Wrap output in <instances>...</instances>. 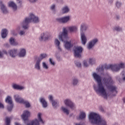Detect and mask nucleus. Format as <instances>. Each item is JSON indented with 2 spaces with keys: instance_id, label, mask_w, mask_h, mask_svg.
<instances>
[{
  "instance_id": "f257e3e1",
  "label": "nucleus",
  "mask_w": 125,
  "mask_h": 125,
  "mask_svg": "<svg viewBox=\"0 0 125 125\" xmlns=\"http://www.w3.org/2000/svg\"><path fill=\"white\" fill-rule=\"evenodd\" d=\"M92 76L95 81H96V82L97 83V85H95L93 86L94 90H95L96 93H97V94L100 96H102V97H104V99H107V98H108V95L106 92L105 86H104V85L102 83V79L101 78V76L95 72L93 73Z\"/></svg>"
},
{
  "instance_id": "f03ea898",
  "label": "nucleus",
  "mask_w": 125,
  "mask_h": 125,
  "mask_svg": "<svg viewBox=\"0 0 125 125\" xmlns=\"http://www.w3.org/2000/svg\"><path fill=\"white\" fill-rule=\"evenodd\" d=\"M125 68V63L120 62L119 63L110 64H104L100 65L99 67L96 69L98 73H101L102 74V72L104 70H108L110 69L112 72H119L121 69H124Z\"/></svg>"
},
{
  "instance_id": "7ed1b4c3",
  "label": "nucleus",
  "mask_w": 125,
  "mask_h": 125,
  "mask_svg": "<svg viewBox=\"0 0 125 125\" xmlns=\"http://www.w3.org/2000/svg\"><path fill=\"white\" fill-rule=\"evenodd\" d=\"M104 78L103 79V83L106 85L107 88L112 93L113 96H115L118 93L117 87L113 85L114 84V80L109 74H104Z\"/></svg>"
},
{
  "instance_id": "20e7f679",
  "label": "nucleus",
  "mask_w": 125,
  "mask_h": 125,
  "mask_svg": "<svg viewBox=\"0 0 125 125\" xmlns=\"http://www.w3.org/2000/svg\"><path fill=\"white\" fill-rule=\"evenodd\" d=\"M89 121L91 124L97 125H108L107 121L103 118L99 114L91 112L88 116Z\"/></svg>"
},
{
  "instance_id": "39448f33",
  "label": "nucleus",
  "mask_w": 125,
  "mask_h": 125,
  "mask_svg": "<svg viewBox=\"0 0 125 125\" xmlns=\"http://www.w3.org/2000/svg\"><path fill=\"white\" fill-rule=\"evenodd\" d=\"M59 39L64 42V47L67 50H70L71 47H72L73 44L71 43V41H68V31L65 28H63L62 32L60 33L59 35Z\"/></svg>"
},
{
  "instance_id": "423d86ee",
  "label": "nucleus",
  "mask_w": 125,
  "mask_h": 125,
  "mask_svg": "<svg viewBox=\"0 0 125 125\" xmlns=\"http://www.w3.org/2000/svg\"><path fill=\"white\" fill-rule=\"evenodd\" d=\"M31 22H33V23H39V22H40V19L33 14H30L29 18H26L25 20L22 22V28L24 29H28L29 27L28 24L29 23H31Z\"/></svg>"
},
{
  "instance_id": "0eeeda50",
  "label": "nucleus",
  "mask_w": 125,
  "mask_h": 125,
  "mask_svg": "<svg viewBox=\"0 0 125 125\" xmlns=\"http://www.w3.org/2000/svg\"><path fill=\"white\" fill-rule=\"evenodd\" d=\"M87 30V25L85 23H82L80 26V32H81V39L82 44L84 45L87 42V39H86V36L85 34L83 33V31H86Z\"/></svg>"
},
{
  "instance_id": "6e6552de",
  "label": "nucleus",
  "mask_w": 125,
  "mask_h": 125,
  "mask_svg": "<svg viewBox=\"0 0 125 125\" xmlns=\"http://www.w3.org/2000/svg\"><path fill=\"white\" fill-rule=\"evenodd\" d=\"M14 97L15 99V101L18 103H21L25 104V106L26 108H29L31 107V104H30V103L27 101L24 100V99L21 98L20 96H19V95L16 94L14 96Z\"/></svg>"
},
{
  "instance_id": "1a4fd4ad",
  "label": "nucleus",
  "mask_w": 125,
  "mask_h": 125,
  "mask_svg": "<svg viewBox=\"0 0 125 125\" xmlns=\"http://www.w3.org/2000/svg\"><path fill=\"white\" fill-rule=\"evenodd\" d=\"M63 103L66 107H69L71 110H75L76 109V105L70 99L64 100L63 101Z\"/></svg>"
},
{
  "instance_id": "9d476101",
  "label": "nucleus",
  "mask_w": 125,
  "mask_h": 125,
  "mask_svg": "<svg viewBox=\"0 0 125 125\" xmlns=\"http://www.w3.org/2000/svg\"><path fill=\"white\" fill-rule=\"evenodd\" d=\"M74 56L80 58L82 56V52H83V47L82 46H75L74 49Z\"/></svg>"
},
{
  "instance_id": "9b49d317",
  "label": "nucleus",
  "mask_w": 125,
  "mask_h": 125,
  "mask_svg": "<svg viewBox=\"0 0 125 125\" xmlns=\"http://www.w3.org/2000/svg\"><path fill=\"white\" fill-rule=\"evenodd\" d=\"M5 102L9 104L7 106L8 111H9V112H11V110L13 109V103H12L11 97L8 96L5 99Z\"/></svg>"
},
{
  "instance_id": "f8f14e48",
  "label": "nucleus",
  "mask_w": 125,
  "mask_h": 125,
  "mask_svg": "<svg viewBox=\"0 0 125 125\" xmlns=\"http://www.w3.org/2000/svg\"><path fill=\"white\" fill-rule=\"evenodd\" d=\"M57 21L59 23H62L65 24L70 21V16H65L62 18H59L56 19Z\"/></svg>"
},
{
  "instance_id": "ddd939ff",
  "label": "nucleus",
  "mask_w": 125,
  "mask_h": 125,
  "mask_svg": "<svg viewBox=\"0 0 125 125\" xmlns=\"http://www.w3.org/2000/svg\"><path fill=\"white\" fill-rule=\"evenodd\" d=\"M49 38H50V34H49V33L46 32L41 34L39 40L41 41H47V40H49Z\"/></svg>"
},
{
  "instance_id": "4468645a",
  "label": "nucleus",
  "mask_w": 125,
  "mask_h": 125,
  "mask_svg": "<svg viewBox=\"0 0 125 125\" xmlns=\"http://www.w3.org/2000/svg\"><path fill=\"white\" fill-rule=\"evenodd\" d=\"M98 39L97 38H94L93 40H92L91 41L89 42L88 45H87V48L88 49H91L95 44L98 42Z\"/></svg>"
},
{
  "instance_id": "2eb2a0df",
  "label": "nucleus",
  "mask_w": 125,
  "mask_h": 125,
  "mask_svg": "<svg viewBox=\"0 0 125 125\" xmlns=\"http://www.w3.org/2000/svg\"><path fill=\"white\" fill-rule=\"evenodd\" d=\"M30 115V112H29L28 110H25L23 112V114L21 115V118L25 122L24 123L25 124L27 123V122H28V118H29Z\"/></svg>"
},
{
  "instance_id": "dca6fc26",
  "label": "nucleus",
  "mask_w": 125,
  "mask_h": 125,
  "mask_svg": "<svg viewBox=\"0 0 125 125\" xmlns=\"http://www.w3.org/2000/svg\"><path fill=\"white\" fill-rule=\"evenodd\" d=\"M55 47L57 48L58 51H62V48L60 46V41L58 39H55L54 41Z\"/></svg>"
},
{
  "instance_id": "f3484780",
  "label": "nucleus",
  "mask_w": 125,
  "mask_h": 125,
  "mask_svg": "<svg viewBox=\"0 0 125 125\" xmlns=\"http://www.w3.org/2000/svg\"><path fill=\"white\" fill-rule=\"evenodd\" d=\"M17 49H14L12 50H10L8 51V53L11 56V57H12L13 58H14V57H16L17 56Z\"/></svg>"
},
{
  "instance_id": "a211bd4d",
  "label": "nucleus",
  "mask_w": 125,
  "mask_h": 125,
  "mask_svg": "<svg viewBox=\"0 0 125 125\" xmlns=\"http://www.w3.org/2000/svg\"><path fill=\"white\" fill-rule=\"evenodd\" d=\"M19 57H25L26 56V49L24 48H21L20 50V52L18 54Z\"/></svg>"
},
{
  "instance_id": "6ab92c4d",
  "label": "nucleus",
  "mask_w": 125,
  "mask_h": 125,
  "mask_svg": "<svg viewBox=\"0 0 125 125\" xmlns=\"http://www.w3.org/2000/svg\"><path fill=\"white\" fill-rule=\"evenodd\" d=\"M68 30L71 33H76L78 31V26L76 25L69 26Z\"/></svg>"
},
{
  "instance_id": "aec40b11",
  "label": "nucleus",
  "mask_w": 125,
  "mask_h": 125,
  "mask_svg": "<svg viewBox=\"0 0 125 125\" xmlns=\"http://www.w3.org/2000/svg\"><path fill=\"white\" fill-rule=\"evenodd\" d=\"M8 4L10 7H12L13 8V10L15 11L17 9V5H16V4H15L14 2L11 1L8 2Z\"/></svg>"
},
{
  "instance_id": "412c9836",
  "label": "nucleus",
  "mask_w": 125,
  "mask_h": 125,
  "mask_svg": "<svg viewBox=\"0 0 125 125\" xmlns=\"http://www.w3.org/2000/svg\"><path fill=\"white\" fill-rule=\"evenodd\" d=\"M0 6L1 7V10H2V11L3 13H4V14H6V13H7V12H8L7 11V9H6V7H5L4 5H3V4H2V1H0Z\"/></svg>"
},
{
  "instance_id": "4be33fe9",
  "label": "nucleus",
  "mask_w": 125,
  "mask_h": 125,
  "mask_svg": "<svg viewBox=\"0 0 125 125\" xmlns=\"http://www.w3.org/2000/svg\"><path fill=\"white\" fill-rule=\"evenodd\" d=\"M41 62H42L39 61V60H36L35 64V68L36 70H41Z\"/></svg>"
},
{
  "instance_id": "5701e85b",
  "label": "nucleus",
  "mask_w": 125,
  "mask_h": 125,
  "mask_svg": "<svg viewBox=\"0 0 125 125\" xmlns=\"http://www.w3.org/2000/svg\"><path fill=\"white\" fill-rule=\"evenodd\" d=\"M13 88L14 89H18L19 90H22V89H24L25 87L23 86L19 85L17 84H13Z\"/></svg>"
},
{
  "instance_id": "b1692460",
  "label": "nucleus",
  "mask_w": 125,
  "mask_h": 125,
  "mask_svg": "<svg viewBox=\"0 0 125 125\" xmlns=\"http://www.w3.org/2000/svg\"><path fill=\"white\" fill-rule=\"evenodd\" d=\"M85 117H86V114H85V112L83 111H82L80 113L78 119L79 120H83V119H85Z\"/></svg>"
},
{
  "instance_id": "393cba45",
  "label": "nucleus",
  "mask_w": 125,
  "mask_h": 125,
  "mask_svg": "<svg viewBox=\"0 0 125 125\" xmlns=\"http://www.w3.org/2000/svg\"><path fill=\"white\" fill-rule=\"evenodd\" d=\"M7 34H8L7 29H2L1 33V35L2 39H5V38H6L7 36Z\"/></svg>"
},
{
  "instance_id": "a878e982",
  "label": "nucleus",
  "mask_w": 125,
  "mask_h": 125,
  "mask_svg": "<svg viewBox=\"0 0 125 125\" xmlns=\"http://www.w3.org/2000/svg\"><path fill=\"white\" fill-rule=\"evenodd\" d=\"M9 42L12 45H18V42H16V40L12 37L10 39Z\"/></svg>"
},
{
  "instance_id": "bb28decb",
  "label": "nucleus",
  "mask_w": 125,
  "mask_h": 125,
  "mask_svg": "<svg viewBox=\"0 0 125 125\" xmlns=\"http://www.w3.org/2000/svg\"><path fill=\"white\" fill-rule=\"evenodd\" d=\"M40 102L42 103L43 108H46L47 107V103L43 98H40Z\"/></svg>"
},
{
  "instance_id": "cd10ccee",
  "label": "nucleus",
  "mask_w": 125,
  "mask_h": 125,
  "mask_svg": "<svg viewBox=\"0 0 125 125\" xmlns=\"http://www.w3.org/2000/svg\"><path fill=\"white\" fill-rule=\"evenodd\" d=\"M40 123L38 119H35L31 122H29L27 124V125H39Z\"/></svg>"
},
{
  "instance_id": "c85d7f7f",
  "label": "nucleus",
  "mask_w": 125,
  "mask_h": 125,
  "mask_svg": "<svg viewBox=\"0 0 125 125\" xmlns=\"http://www.w3.org/2000/svg\"><path fill=\"white\" fill-rule=\"evenodd\" d=\"M46 57H47V55L45 53H42L40 54L39 57L37 59L42 62V59H44V58H46Z\"/></svg>"
},
{
  "instance_id": "c756f323",
  "label": "nucleus",
  "mask_w": 125,
  "mask_h": 125,
  "mask_svg": "<svg viewBox=\"0 0 125 125\" xmlns=\"http://www.w3.org/2000/svg\"><path fill=\"white\" fill-rule=\"evenodd\" d=\"M69 11H70V8L68 6H65L62 9V13H68Z\"/></svg>"
},
{
  "instance_id": "7c9ffc66",
  "label": "nucleus",
  "mask_w": 125,
  "mask_h": 125,
  "mask_svg": "<svg viewBox=\"0 0 125 125\" xmlns=\"http://www.w3.org/2000/svg\"><path fill=\"white\" fill-rule=\"evenodd\" d=\"M42 114L41 113H38L37 115V117L39 120V122L41 123V124H44V122H43V121H42Z\"/></svg>"
},
{
  "instance_id": "2f4dec72",
  "label": "nucleus",
  "mask_w": 125,
  "mask_h": 125,
  "mask_svg": "<svg viewBox=\"0 0 125 125\" xmlns=\"http://www.w3.org/2000/svg\"><path fill=\"white\" fill-rule=\"evenodd\" d=\"M61 110L64 113V114H66V115H69V112L67 108H66L64 106H62Z\"/></svg>"
},
{
  "instance_id": "473e14b6",
  "label": "nucleus",
  "mask_w": 125,
  "mask_h": 125,
  "mask_svg": "<svg viewBox=\"0 0 125 125\" xmlns=\"http://www.w3.org/2000/svg\"><path fill=\"white\" fill-rule=\"evenodd\" d=\"M78 83H79V80L77 78H73L72 79V83L73 85H77L78 84Z\"/></svg>"
},
{
  "instance_id": "72a5a7b5",
  "label": "nucleus",
  "mask_w": 125,
  "mask_h": 125,
  "mask_svg": "<svg viewBox=\"0 0 125 125\" xmlns=\"http://www.w3.org/2000/svg\"><path fill=\"white\" fill-rule=\"evenodd\" d=\"M10 121H11V117H6L5 119V125H10Z\"/></svg>"
},
{
  "instance_id": "f704fd0d",
  "label": "nucleus",
  "mask_w": 125,
  "mask_h": 125,
  "mask_svg": "<svg viewBox=\"0 0 125 125\" xmlns=\"http://www.w3.org/2000/svg\"><path fill=\"white\" fill-rule=\"evenodd\" d=\"M52 105L53 108H56L58 106V102L56 101H53L52 102Z\"/></svg>"
},
{
  "instance_id": "c9c22d12",
  "label": "nucleus",
  "mask_w": 125,
  "mask_h": 125,
  "mask_svg": "<svg viewBox=\"0 0 125 125\" xmlns=\"http://www.w3.org/2000/svg\"><path fill=\"white\" fill-rule=\"evenodd\" d=\"M42 66L43 69H45V70H47L49 68L48 65L45 62H42Z\"/></svg>"
},
{
  "instance_id": "e433bc0d",
  "label": "nucleus",
  "mask_w": 125,
  "mask_h": 125,
  "mask_svg": "<svg viewBox=\"0 0 125 125\" xmlns=\"http://www.w3.org/2000/svg\"><path fill=\"white\" fill-rule=\"evenodd\" d=\"M113 30L117 31V32H121V31H122V29L120 26H115L113 28Z\"/></svg>"
},
{
  "instance_id": "4c0bfd02",
  "label": "nucleus",
  "mask_w": 125,
  "mask_h": 125,
  "mask_svg": "<svg viewBox=\"0 0 125 125\" xmlns=\"http://www.w3.org/2000/svg\"><path fill=\"white\" fill-rule=\"evenodd\" d=\"M4 54H6V55H7V52H6V51H5V50H4L2 52L0 51V58L3 57Z\"/></svg>"
},
{
  "instance_id": "58836bf2",
  "label": "nucleus",
  "mask_w": 125,
  "mask_h": 125,
  "mask_svg": "<svg viewBox=\"0 0 125 125\" xmlns=\"http://www.w3.org/2000/svg\"><path fill=\"white\" fill-rule=\"evenodd\" d=\"M89 63L91 65H93V64L95 63V59L94 58H90L89 61Z\"/></svg>"
},
{
  "instance_id": "ea45409f",
  "label": "nucleus",
  "mask_w": 125,
  "mask_h": 125,
  "mask_svg": "<svg viewBox=\"0 0 125 125\" xmlns=\"http://www.w3.org/2000/svg\"><path fill=\"white\" fill-rule=\"evenodd\" d=\"M121 5H122V3H121V2L117 1L116 2V6L117 8H120Z\"/></svg>"
},
{
  "instance_id": "a19ab883",
  "label": "nucleus",
  "mask_w": 125,
  "mask_h": 125,
  "mask_svg": "<svg viewBox=\"0 0 125 125\" xmlns=\"http://www.w3.org/2000/svg\"><path fill=\"white\" fill-rule=\"evenodd\" d=\"M121 75L122 76V81L125 82V71H123Z\"/></svg>"
},
{
  "instance_id": "79ce46f5",
  "label": "nucleus",
  "mask_w": 125,
  "mask_h": 125,
  "mask_svg": "<svg viewBox=\"0 0 125 125\" xmlns=\"http://www.w3.org/2000/svg\"><path fill=\"white\" fill-rule=\"evenodd\" d=\"M75 63L76 64V66L79 68L82 67V64L80 63V62H78V61H75Z\"/></svg>"
},
{
  "instance_id": "37998d69",
  "label": "nucleus",
  "mask_w": 125,
  "mask_h": 125,
  "mask_svg": "<svg viewBox=\"0 0 125 125\" xmlns=\"http://www.w3.org/2000/svg\"><path fill=\"white\" fill-rule=\"evenodd\" d=\"M48 99L50 102H52L53 101H54V100H53V96H52V95H50L48 96Z\"/></svg>"
},
{
  "instance_id": "c03bdc74",
  "label": "nucleus",
  "mask_w": 125,
  "mask_h": 125,
  "mask_svg": "<svg viewBox=\"0 0 125 125\" xmlns=\"http://www.w3.org/2000/svg\"><path fill=\"white\" fill-rule=\"evenodd\" d=\"M49 62L51 65H53V66L55 65V62L54 61H53V60H52V59H51V58L49 59Z\"/></svg>"
},
{
  "instance_id": "a18cd8bd",
  "label": "nucleus",
  "mask_w": 125,
  "mask_h": 125,
  "mask_svg": "<svg viewBox=\"0 0 125 125\" xmlns=\"http://www.w3.org/2000/svg\"><path fill=\"white\" fill-rule=\"evenodd\" d=\"M20 36H23V35H25V31H21L19 33Z\"/></svg>"
},
{
  "instance_id": "49530a36",
  "label": "nucleus",
  "mask_w": 125,
  "mask_h": 125,
  "mask_svg": "<svg viewBox=\"0 0 125 125\" xmlns=\"http://www.w3.org/2000/svg\"><path fill=\"white\" fill-rule=\"evenodd\" d=\"M83 64L85 67H88V64H87V62L86 61H84L83 62Z\"/></svg>"
},
{
  "instance_id": "de8ad7c7",
  "label": "nucleus",
  "mask_w": 125,
  "mask_h": 125,
  "mask_svg": "<svg viewBox=\"0 0 125 125\" xmlns=\"http://www.w3.org/2000/svg\"><path fill=\"white\" fill-rule=\"evenodd\" d=\"M51 10L54 11V9H55V5L53 4L51 6Z\"/></svg>"
},
{
  "instance_id": "09e8293b",
  "label": "nucleus",
  "mask_w": 125,
  "mask_h": 125,
  "mask_svg": "<svg viewBox=\"0 0 125 125\" xmlns=\"http://www.w3.org/2000/svg\"><path fill=\"white\" fill-rule=\"evenodd\" d=\"M3 108H4V105H3V104H1V103H0V109H3Z\"/></svg>"
},
{
  "instance_id": "8fccbe9b",
  "label": "nucleus",
  "mask_w": 125,
  "mask_h": 125,
  "mask_svg": "<svg viewBox=\"0 0 125 125\" xmlns=\"http://www.w3.org/2000/svg\"><path fill=\"white\" fill-rule=\"evenodd\" d=\"M100 111H101V112H102L103 113H104V109L103 108V107H100Z\"/></svg>"
},
{
  "instance_id": "3c124183",
  "label": "nucleus",
  "mask_w": 125,
  "mask_h": 125,
  "mask_svg": "<svg viewBox=\"0 0 125 125\" xmlns=\"http://www.w3.org/2000/svg\"><path fill=\"white\" fill-rule=\"evenodd\" d=\"M11 34H12V35H13L14 36L16 35V34H15V30H12Z\"/></svg>"
},
{
  "instance_id": "603ef678",
  "label": "nucleus",
  "mask_w": 125,
  "mask_h": 125,
  "mask_svg": "<svg viewBox=\"0 0 125 125\" xmlns=\"http://www.w3.org/2000/svg\"><path fill=\"white\" fill-rule=\"evenodd\" d=\"M38 0H29L30 2H36Z\"/></svg>"
},
{
  "instance_id": "864d4df0",
  "label": "nucleus",
  "mask_w": 125,
  "mask_h": 125,
  "mask_svg": "<svg viewBox=\"0 0 125 125\" xmlns=\"http://www.w3.org/2000/svg\"><path fill=\"white\" fill-rule=\"evenodd\" d=\"M108 0L109 3H110V4L113 3V1H114V0Z\"/></svg>"
},
{
  "instance_id": "5fc2aeb1",
  "label": "nucleus",
  "mask_w": 125,
  "mask_h": 125,
  "mask_svg": "<svg viewBox=\"0 0 125 125\" xmlns=\"http://www.w3.org/2000/svg\"><path fill=\"white\" fill-rule=\"evenodd\" d=\"M18 3H22V0H17Z\"/></svg>"
},
{
  "instance_id": "6e6d98bb",
  "label": "nucleus",
  "mask_w": 125,
  "mask_h": 125,
  "mask_svg": "<svg viewBox=\"0 0 125 125\" xmlns=\"http://www.w3.org/2000/svg\"><path fill=\"white\" fill-rule=\"evenodd\" d=\"M19 30H20V27H18L17 28V31H19Z\"/></svg>"
},
{
  "instance_id": "4d7b16f0",
  "label": "nucleus",
  "mask_w": 125,
  "mask_h": 125,
  "mask_svg": "<svg viewBox=\"0 0 125 125\" xmlns=\"http://www.w3.org/2000/svg\"><path fill=\"white\" fill-rule=\"evenodd\" d=\"M119 82H120V83H122V81H121V80H119Z\"/></svg>"
}]
</instances>
